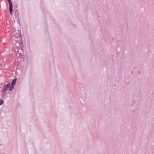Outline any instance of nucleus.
I'll return each mask as SVG.
<instances>
[{"label": "nucleus", "instance_id": "f257e3e1", "mask_svg": "<svg viewBox=\"0 0 154 154\" xmlns=\"http://www.w3.org/2000/svg\"><path fill=\"white\" fill-rule=\"evenodd\" d=\"M14 88L13 87L11 86L9 84H8L4 85L2 90V92H5L8 89H9V90L10 91H11Z\"/></svg>", "mask_w": 154, "mask_h": 154}, {"label": "nucleus", "instance_id": "f03ea898", "mask_svg": "<svg viewBox=\"0 0 154 154\" xmlns=\"http://www.w3.org/2000/svg\"><path fill=\"white\" fill-rule=\"evenodd\" d=\"M16 82V79H15L13 80L12 82L11 83V85H12V86L13 87V86H14L15 85Z\"/></svg>", "mask_w": 154, "mask_h": 154}, {"label": "nucleus", "instance_id": "7ed1b4c3", "mask_svg": "<svg viewBox=\"0 0 154 154\" xmlns=\"http://www.w3.org/2000/svg\"><path fill=\"white\" fill-rule=\"evenodd\" d=\"M9 4V10L10 11H12V4L11 3H10Z\"/></svg>", "mask_w": 154, "mask_h": 154}, {"label": "nucleus", "instance_id": "20e7f679", "mask_svg": "<svg viewBox=\"0 0 154 154\" xmlns=\"http://www.w3.org/2000/svg\"><path fill=\"white\" fill-rule=\"evenodd\" d=\"M3 103V101L2 100H0V105H2Z\"/></svg>", "mask_w": 154, "mask_h": 154}, {"label": "nucleus", "instance_id": "39448f33", "mask_svg": "<svg viewBox=\"0 0 154 154\" xmlns=\"http://www.w3.org/2000/svg\"><path fill=\"white\" fill-rule=\"evenodd\" d=\"M9 4L11 3V0H8Z\"/></svg>", "mask_w": 154, "mask_h": 154}, {"label": "nucleus", "instance_id": "423d86ee", "mask_svg": "<svg viewBox=\"0 0 154 154\" xmlns=\"http://www.w3.org/2000/svg\"><path fill=\"white\" fill-rule=\"evenodd\" d=\"M10 14H12V11H10Z\"/></svg>", "mask_w": 154, "mask_h": 154}]
</instances>
